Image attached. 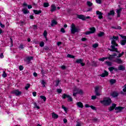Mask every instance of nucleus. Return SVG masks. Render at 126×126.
I'll list each match as a JSON object with an SVG mask.
<instances>
[{
  "label": "nucleus",
  "mask_w": 126,
  "mask_h": 126,
  "mask_svg": "<svg viewBox=\"0 0 126 126\" xmlns=\"http://www.w3.org/2000/svg\"><path fill=\"white\" fill-rule=\"evenodd\" d=\"M33 58L32 56H29L26 58V62L28 64L30 63V62L33 60Z\"/></svg>",
  "instance_id": "obj_7"
},
{
  "label": "nucleus",
  "mask_w": 126,
  "mask_h": 126,
  "mask_svg": "<svg viewBox=\"0 0 126 126\" xmlns=\"http://www.w3.org/2000/svg\"><path fill=\"white\" fill-rule=\"evenodd\" d=\"M56 9H57V7L56 6V5L52 4L51 5V9L50 11H51V12H54V11H55Z\"/></svg>",
  "instance_id": "obj_15"
},
{
  "label": "nucleus",
  "mask_w": 126,
  "mask_h": 126,
  "mask_svg": "<svg viewBox=\"0 0 126 126\" xmlns=\"http://www.w3.org/2000/svg\"><path fill=\"white\" fill-rule=\"evenodd\" d=\"M77 107H78L79 108H81V109H82V108H83V104L82 103V102H78L76 103Z\"/></svg>",
  "instance_id": "obj_19"
},
{
  "label": "nucleus",
  "mask_w": 126,
  "mask_h": 126,
  "mask_svg": "<svg viewBox=\"0 0 126 126\" xmlns=\"http://www.w3.org/2000/svg\"><path fill=\"white\" fill-rule=\"evenodd\" d=\"M41 84H42V87H46V82H45V80H42V81H41Z\"/></svg>",
  "instance_id": "obj_30"
},
{
  "label": "nucleus",
  "mask_w": 126,
  "mask_h": 126,
  "mask_svg": "<svg viewBox=\"0 0 126 126\" xmlns=\"http://www.w3.org/2000/svg\"><path fill=\"white\" fill-rule=\"evenodd\" d=\"M77 18L82 20H86V17L83 15H77Z\"/></svg>",
  "instance_id": "obj_11"
},
{
  "label": "nucleus",
  "mask_w": 126,
  "mask_h": 126,
  "mask_svg": "<svg viewBox=\"0 0 126 126\" xmlns=\"http://www.w3.org/2000/svg\"><path fill=\"white\" fill-rule=\"evenodd\" d=\"M81 125H82V123L77 122L76 126H81Z\"/></svg>",
  "instance_id": "obj_54"
},
{
  "label": "nucleus",
  "mask_w": 126,
  "mask_h": 126,
  "mask_svg": "<svg viewBox=\"0 0 126 126\" xmlns=\"http://www.w3.org/2000/svg\"><path fill=\"white\" fill-rule=\"evenodd\" d=\"M57 24H58V22H57V21H56V20H52L51 21V26L52 27H53V26H55V25H57Z\"/></svg>",
  "instance_id": "obj_14"
},
{
  "label": "nucleus",
  "mask_w": 126,
  "mask_h": 126,
  "mask_svg": "<svg viewBox=\"0 0 126 126\" xmlns=\"http://www.w3.org/2000/svg\"><path fill=\"white\" fill-rule=\"evenodd\" d=\"M114 108L112 107V106H110V107H109L108 110L110 112H111V111H113V110H114Z\"/></svg>",
  "instance_id": "obj_57"
},
{
  "label": "nucleus",
  "mask_w": 126,
  "mask_h": 126,
  "mask_svg": "<svg viewBox=\"0 0 126 126\" xmlns=\"http://www.w3.org/2000/svg\"><path fill=\"white\" fill-rule=\"evenodd\" d=\"M52 118H53V119L57 120V119H58L59 118V115H58V114H57L55 113H52Z\"/></svg>",
  "instance_id": "obj_20"
},
{
  "label": "nucleus",
  "mask_w": 126,
  "mask_h": 126,
  "mask_svg": "<svg viewBox=\"0 0 126 126\" xmlns=\"http://www.w3.org/2000/svg\"><path fill=\"white\" fill-rule=\"evenodd\" d=\"M57 91L58 93L61 94V93H62L63 90L62 89H58L57 90Z\"/></svg>",
  "instance_id": "obj_52"
},
{
  "label": "nucleus",
  "mask_w": 126,
  "mask_h": 126,
  "mask_svg": "<svg viewBox=\"0 0 126 126\" xmlns=\"http://www.w3.org/2000/svg\"><path fill=\"white\" fill-rule=\"evenodd\" d=\"M105 64H107V65H108V66H111V65H112V63L110 62L106 61L105 62Z\"/></svg>",
  "instance_id": "obj_38"
},
{
  "label": "nucleus",
  "mask_w": 126,
  "mask_h": 126,
  "mask_svg": "<svg viewBox=\"0 0 126 126\" xmlns=\"http://www.w3.org/2000/svg\"><path fill=\"white\" fill-rule=\"evenodd\" d=\"M115 63H123V61L121 59H117L115 61Z\"/></svg>",
  "instance_id": "obj_21"
},
{
  "label": "nucleus",
  "mask_w": 126,
  "mask_h": 126,
  "mask_svg": "<svg viewBox=\"0 0 126 126\" xmlns=\"http://www.w3.org/2000/svg\"><path fill=\"white\" fill-rule=\"evenodd\" d=\"M45 45V43H44V42L42 41L39 44V46L40 47H44V46Z\"/></svg>",
  "instance_id": "obj_49"
},
{
  "label": "nucleus",
  "mask_w": 126,
  "mask_h": 126,
  "mask_svg": "<svg viewBox=\"0 0 126 126\" xmlns=\"http://www.w3.org/2000/svg\"><path fill=\"white\" fill-rule=\"evenodd\" d=\"M43 51H48V46L44 47L43 48Z\"/></svg>",
  "instance_id": "obj_64"
},
{
  "label": "nucleus",
  "mask_w": 126,
  "mask_h": 126,
  "mask_svg": "<svg viewBox=\"0 0 126 126\" xmlns=\"http://www.w3.org/2000/svg\"><path fill=\"white\" fill-rule=\"evenodd\" d=\"M67 98L68 99V101H69V102H72V97H71L70 95H68Z\"/></svg>",
  "instance_id": "obj_36"
},
{
  "label": "nucleus",
  "mask_w": 126,
  "mask_h": 126,
  "mask_svg": "<svg viewBox=\"0 0 126 126\" xmlns=\"http://www.w3.org/2000/svg\"><path fill=\"white\" fill-rule=\"evenodd\" d=\"M123 10V8H120L119 9H117L116 11V13H117V17H121V12H122Z\"/></svg>",
  "instance_id": "obj_10"
},
{
  "label": "nucleus",
  "mask_w": 126,
  "mask_h": 126,
  "mask_svg": "<svg viewBox=\"0 0 126 126\" xmlns=\"http://www.w3.org/2000/svg\"><path fill=\"white\" fill-rule=\"evenodd\" d=\"M98 45L97 43H94V44L93 45V47L96 48L98 47Z\"/></svg>",
  "instance_id": "obj_51"
},
{
  "label": "nucleus",
  "mask_w": 126,
  "mask_h": 126,
  "mask_svg": "<svg viewBox=\"0 0 126 126\" xmlns=\"http://www.w3.org/2000/svg\"><path fill=\"white\" fill-rule=\"evenodd\" d=\"M44 7H48V2H44L43 3Z\"/></svg>",
  "instance_id": "obj_55"
},
{
  "label": "nucleus",
  "mask_w": 126,
  "mask_h": 126,
  "mask_svg": "<svg viewBox=\"0 0 126 126\" xmlns=\"http://www.w3.org/2000/svg\"><path fill=\"white\" fill-rule=\"evenodd\" d=\"M76 63H81L82 66H84L85 65V63H83V60L82 59H77L76 61Z\"/></svg>",
  "instance_id": "obj_8"
},
{
  "label": "nucleus",
  "mask_w": 126,
  "mask_h": 126,
  "mask_svg": "<svg viewBox=\"0 0 126 126\" xmlns=\"http://www.w3.org/2000/svg\"><path fill=\"white\" fill-rule=\"evenodd\" d=\"M114 57H117V54L114 53L113 55H110V58H114Z\"/></svg>",
  "instance_id": "obj_56"
},
{
  "label": "nucleus",
  "mask_w": 126,
  "mask_h": 126,
  "mask_svg": "<svg viewBox=\"0 0 126 126\" xmlns=\"http://www.w3.org/2000/svg\"><path fill=\"white\" fill-rule=\"evenodd\" d=\"M73 92H77V93H78V94H80V95H82V94H83V91H82V90H81V89H79L77 88H75L73 90Z\"/></svg>",
  "instance_id": "obj_6"
},
{
  "label": "nucleus",
  "mask_w": 126,
  "mask_h": 126,
  "mask_svg": "<svg viewBox=\"0 0 126 126\" xmlns=\"http://www.w3.org/2000/svg\"><path fill=\"white\" fill-rule=\"evenodd\" d=\"M108 58L107 57H103L102 58H100L99 59V61H100V62H104V61H105V60H107Z\"/></svg>",
  "instance_id": "obj_39"
},
{
  "label": "nucleus",
  "mask_w": 126,
  "mask_h": 126,
  "mask_svg": "<svg viewBox=\"0 0 126 126\" xmlns=\"http://www.w3.org/2000/svg\"><path fill=\"white\" fill-rule=\"evenodd\" d=\"M30 84L28 83L26 85V86L25 87V89H26V90H28V89H29V88H30Z\"/></svg>",
  "instance_id": "obj_29"
},
{
  "label": "nucleus",
  "mask_w": 126,
  "mask_h": 126,
  "mask_svg": "<svg viewBox=\"0 0 126 126\" xmlns=\"http://www.w3.org/2000/svg\"><path fill=\"white\" fill-rule=\"evenodd\" d=\"M34 108H36L37 110H39L40 109V107L37 105V103L34 102L33 103Z\"/></svg>",
  "instance_id": "obj_34"
},
{
  "label": "nucleus",
  "mask_w": 126,
  "mask_h": 126,
  "mask_svg": "<svg viewBox=\"0 0 126 126\" xmlns=\"http://www.w3.org/2000/svg\"><path fill=\"white\" fill-rule=\"evenodd\" d=\"M111 39L112 45L110 46V48H111V49L108 48V50H109V51H110V52H116V53L120 54V51H118V48H116V47H118V44H117V42L116 41L119 39V36H113Z\"/></svg>",
  "instance_id": "obj_1"
},
{
  "label": "nucleus",
  "mask_w": 126,
  "mask_h": 126,
  "mask_svg": "<svg viewBox=\"0 0 126 126\" xmlns=\"http://www.w3.org/2000/svg\"><path fill=\"white\" fill-rule=\"evenodd\" d=\"M118 69H119V70H125L126 67L125 66H124L123 65H120L118 67Z\"/></svg>",
  "instance_id": "obj_22"
},
{
  "label": "nucleus",
  "mask_w": 126,
  "mask_h": 126,
  "mask_svg": "<svg viewBox=\"0 0 126 126\" xmlns=\"http://www.w3.org/2000/svg\"><path fill=\"white\" fill-rule=\"evenodd\" d=\"M2 77L5 78L7 76V74L6 73H5V71H3V74L2 75Z\"/></svg>",
  "instance_id": "obj_41"
},
{
  "label": "nucleus",
  "mask_w": 126,
  "mask_h": 126,
  "mask_svg": "<svg viewBox=\"0 0 126 126\" xmlns=\"http://www.w3.org/2000/svg\"><path fill=\"white\" fill-rule=\"evenodd\" d=\"M10 42L11 43V47L13 46V40H12V38L11 37H10Z\"/></svg>",
  "instance_id": "obj_44"
},
{
  "label": "nucleus",
  "mask_w": 126,
  "mask_h": 126,
  "mask_svg": "<svg viewBox=\"0 0 126 126\" xmlns=\"http://www.w3.org/2000/svg\"><path fill=\"white\" fill-rule=\"evenodd\" d=\"M11 94H14L15 96H20L22 94V92L19 91V90H15L11 92Z\"/></svg>",
  "instance_id": "obj_4"
},
{
  "label": "nucleus",
  "mask_w": 126,
  "mask_h": 126,
  "mask_svg": "<svg viewBox=\"0 0 126 126\" xmlns=\"http://www.w3.org/2000/svg\"><path fill=\"white\" fill-rule=\"evenodd\" d=\"M114 14H115V11H114V10H111V11H110V12L108 13L107 16H108V18L111 20V19H112V18H110V17H109L110 16V15H114Z\"/></svg>",
  "instance_id": "obj_12"
},
{
  "label": "nucleus",
  "mask_w": 126,
  "mask_h": 126,
  "mask_svg": "<svg viewBox=\"0 0 126 126\" xmlns=\"http://www.w3.org/2000/svg\"><path fill=\"white\" fill-rule=\"evenodd\" d=\"M99 91V87H96L95 88L94 92H97Z\"/></svg>",
  "instance_id": "obj_61"
},
{
  "label": "nucleus",
  "mask_w": 126,
  "mask_h": 126,
  "mask_svg": "<svg viewBox=\"0 0 126 126\" xmlns=\"http://www.w3.org/2000/svg\"><path fill=\"white\" fill-rule=\"evenodd\" d=\"M19 49L20 50H24V45L21 44H20L19 46Z\"/></svg>",
  "instance_id": "obj_31"
},
{
  "label": "nucleus",
  "mask_w": 126,
  "mask_h": 126,
  "mask_svg": "<svg viewBox=\"0 0 126 126\" xmlns=\"http://www.w3.org/2000/svg\"><path fill=\"white\" fill-rule=\"evenodd\" d=\"M19 70H20L21 71L23 70V69H24V67H23V65H21L19 66Z\"/></svg>",
  "instance_id": "obj_45"
},
{
  "label": "nucleus",
  "mask_w": 126,
  "mask_h": 126,
  "mask_svg": "<svg viewBox=\"0 0 126 126\" xmlns=\"http://www.w3.org/2000/svg\"><path fill=\"white\" fill-rule=\"evenodd\" d=\"M109 71H110V72H112L113 71V70H114V69H115V67H110L108 68Z\"/></svg>",
  "instance_id": "obj_47"
},
{
  "label": "nucleus",
  "mask_w": 126,
  "mask_h": 126,
  "mask_svg": "<svg viewBox=\"0 0 126 126\" xmlns=\"http://www.w3.org/2000/svg\"><path fill=\"white\" fill-rule=\"evenodd\" d=\"M22 11L23 12L24 14H27L30 12L29 10H28V9L25 8H23L22 10Z\"/></svg>",
  "instance_id": "obj_17"
},
{
  "label": "nucleus",
  "mask_w": 126,
  "mask_h": 126,
  "mask_svg": "<svg viewBox=\"0 0 126 126\" xmlns=\"http://www.w3.org/2000/svg\"><path fill=\"white\" fill-rule=\"evenodd\" d=\"M97 96H96V95H93L92 96V100H95V99H96Z\"/></svg>",
  "instance_id": "obj_58"
},
{
  "label": "nucleus",
  "mask_w": 126,
  "mask_h": 126,
  "mask_svg": "<svg viewBox=\"0 0 126 126\" xmlns=\"http://www.w3.org/2000/svg\"><path fill=\"white\" fill-rule=\"evenodd\" d=\"M126 42L125 41V40H122L121 41V44L122 46H125V45H126Z\"/></svg>",
  "instance_id": "obj_43"
},
{
  "label": "nucleus",
  "mask_w": 126,
  "mask_h": 126,
  "mask_svg": "<svg viewBox=\"0 0 126 126\" xmlns=\"http://www.w3.org/2000/svg\"><path fill=\"white\" fill-rule=\"evenodd\" d=\"M116 111H118L117 112V113H118V112H122V110H124V107L119 106L115 108Z\"/></svg>",
  "instance_id": "obj_16"
},
{
  "label": "nucleus",
  "mask_w": 126,
  "mask_h": 126,
  "mask_svg": "<svg viewBox=\"0 0 126 126\" xmlns=\"http://www.w3.org/2000/svg\"><path fill=\"white\" fill-rule=\"evenodd\" d=\"M96 13L97 15H98L99 19H102L103 18V13H102L99 11H96Z\"/></svg>",
  "instance_id": "obj_9"
},
{
  "label": "nucleus",
  "mask_w": 126,
  "mask_h": 126,
  "mask_svg": "<svg viewBox=\"0 0 126 126\" xmlns=\"http://www.w3.org/2000/svg\"><path fill=\"white\" fill-rule=\"evenodd\" d=\"M110 82L111 84H115V83L117 82V81L116 80V79H111L110 80Z\"/></svg>",
  "instance_id": "obj_26"
},
{
  "label": "nucleus",
  "mask_w": 126,
  "mask_h": 126,
  "mask_svg": "<svg viewBox=\"0 0 126 126\" xmlns=\"http://www.w3.org/2000/svg\"><path fill=\"white\" fill-rule=\"evenodd\" d=\"M79 28H77L75 26V25L74 23H72L71 25V34H75V33H77L78 32H79Z\"/></svg>",
  "instance_id": "obj_3"
},
{
  "label": "nucleus",
  "mask_w": 126,
  "mask_h": 126,
  "mask_svg": "<svg viewBox=\"0 0 126 126\" xmlns=\"http://www.w3.org/2000/svg\"><path fill=\"white\" fill-rule=\"evenodd\" d=\"M90 31H88L86 32H85V35H90V34H93V33L95 32V31H96V29H95V28L93 27L90 29Z\"/></svg>",
  "instance_id": "obj_5"
},
{
  "label": "nucleus",
  "mask_w": 126,
  "mask_h": 126,
  "mask_svg": "<svg viewBox=\"0 0 126 126\" xmlns=\"http://www.w3.org/2000/svg\"><path fill=\"white\" fill-rule=\"evenodd\" d=\"M32 95H33V97H36V96H37V92H33L32 93Z\"/></svg>",
  "instance_id": "obj_60"
},
{
  "label": "nucleus",
  "mask_w": 126,
  "mask_h": 126,
  "mask_svg": "<svg viewBox=\"0 0 126 126\" xmlns=\"http://www.w3.org/2000/svg\"><path fill=\"white\" fill-rule=\"evenodd\" d=\"M121 94H122V95H126V89L124 88L123 90V91L121 92Z\"/></svg>",
  "instance_id": "obj_27"
},
{
  "label": "nucleus",
  "mask_w": 126,
  "mask_h": 126,
  "mask_svg": "<svg viewBox=\"0 0 126 126\" xmlns=\"http://www.w3.org/2000/svg\"><path fill=\"white\" fill-rule=\"evenodd\" d=\"M32 26H33V27L34 30H37V25H33Z\"/></svg>",
  "instance_id": "obj_62"
},
{
  "label": "nucleus",
  "mask_w": 126,
  "mask_h": 126,
  "mask_svg": "<svg viewBox=\"0 0 126 126\" xmlns=\"http://www.w3.org/2000/svg\"><path fill=\"white\" fill-rule=\"evenodd\" d=\"M40 98L41 100H43V102H46V101L47 100V97H46V96L44 95H40Z\"/></svg>",
  "instance_id": "obj_24"
},
{
  "label": "nucleus",
  "mask_w": 126,
  "mask_h": 126,
  "mask_svg": "<svg viewBox=\"0 0 126 126\" xmlns=\"http://www.w3.org/2000/svg\"><path fill=\"white\" fill-rule=\"evenodd\" d=\"M125 54V52H122V53H120L119 55L117 56V58H122L123 55Z\"/></svg>",
  "instance_id": "obj_42"
},
{
  "label": "nucleus",
  "mask_w": 126,
  "mask_h": 126,
  "mask_svg": "<svg viewBox=\"0 0 126 126\" xmlns=\"http://www.w3.org/2000/svg\"><path fill=\"white\" fill-rule=\"evenodd\" d=\"M33 13L34 14H40V13H42V11L41 10H33Z\"/></svg>",
  "instance_id": "obj_23"
},
{
  "label": "nucleus",
  "mask_w": 126,
  "mask_h": 126,
  "mask_svg": "<svg viewBox=\"0 0 126 126\" xmlns=\"http://www.w3.org/2000/svg\"><path fill=\"white\" fill-rule=\"evenodd\" d=\"M100 103L103 104V105H104V106H109L111 105L112 100H111V98L109 97H105L103 98V100L100 101Z\"/></svg>",
  "instance_id": "obj_2"
},
{
  "label": "nucleus",
  "mask_w": 126,
  "mask_h": 126,
  "mask_svg": "<svg viewBox=\"0 0 126 126\" xmlns=\"http://www.w3.org/2000/svg\"><path fill=\"white\" fill-rule=\"evenodd\" d=\"M47 34H48V32H47V31L45 30L43 32V36L44 38L46 39V40L48 41V38H47Z\"/></svg>",
  "instance_id": "obj_25"
},
{
  "label": "nucleus",
  "mask_w": 126,
  "mask_h": 126,
  "mask_svg": "<svg viewBox=\"0 0 126 126\" xmlns=\"http://www.w3.org/2000/svg\"><path fill=\"white\" fill-rule=\"evenodd\" d=\"M111 96L113 97H118V96H119V93L116 92H114L113 93L111 94Z\"/></svg>",
  "instance_id": "obj_18"
},
{
  "label": "nucleus",
  "mask_w": 126,
  "mask_h": 126,
  "mask_svg": "<svg viewBox=\"0 0 126 126\" xmlns=\"http://www.w3.org/2000/svg\"><path fill=\"white\" fill-rule=\"evenodd\" d=\"M90 108L92 109V110H94V111H96L97 109H96V107L95 106H94L93 105L90 106Z\"/></svg>",
  "instance_id": "obj_50"
},
{
  "label": "nucleus",
  "mask_w": 126,
  "mask_h": 126,
  "mask_svg": "<svg viewBox=\"0 0 126 126\" xmlns=\"http://www.w3.org/2000/svg\"><path fill=\"white\" fill-rule=\"evenodd\" d=\"M108 75H109V73H108V72L106 70H104V72L101 74L100 75V76L101 77H106V76H108Z\"/></svg>",
  "instance_id": "obj_13"
},
{
  "label": "nucleus",
  "mask_w": 126,
  "mask_h": 126,
  "mask_svg": "<svg viewBox=\"0 0 126 126\" xmlns=\"http://www.w3.org/2000/svg\"><path fill=\"white\" fill-rule=\"evenodd\" d=\"M60 81L59 80H57L55 82V86H58L59 84H60Z\"/></svg>",
  "instance_id": "obj_46"
},
{
  "label": "nucleus",
  "mask_w": 126,
  "mask_h": 126,
  "mask_svg": "<svg viewBox=\"0 0 126 126\" xmlns=\"http://www.w3.org/2000/svg\"><path fill=\"white\" fill-rule=\"evenodd\" d=\"M87 4L88 6H90V7L92 6V5H93V3L89 1L87 2Z\"/></svg>",
  "instance_id": "obj_35"
},
{
  "label": "nucleus",
  "mask_w": 126,
  "mask_h": 126,
  "mask_svg": "<svg viewBox=\"0 0 126 126\" xmlns=\"http://www.w3.org/2000/svg\"><path fill=\"white\" fill-rule=\"evenodd\" d=\"M61 32L62 33H65V31L64 30V29L62 28L61 30Z\"/></svg>",
  "instance_id": "obj_63"
},
{
  "label": "nucleus",
  "mask_w": 126,
  "mask_h": 126,
  "mask_svg": "<svg viewBox=\"0 0 126 126\" xmlns=\"http://www.w3.org/2000/svg\"><path fill=\"white\" fill-rule=\"evenodd\" d=\"M0 26L1 28H4L5 26L4 25L2 24L0 22Z\"/></svg>",
  "instance_id": "obj_59"
},
{
  "label": "nucleus",
  "mask_w": 126,
  "mask_h": 126,
  "mask_svg": "<svg viewBox=\"0 0 126 126\" xmlns=\"http://www.w3.org/2000/svg\"><path fill=\"white\" fill-rule=\"evenodd\" d=\"M96 3H98L99 4H101L102 3V1L101 0H95Z\"/></svg>",
  "instance_id": "obj_53"
},
{
  "label": "nucleus",
  "mask_w": 126,
  "mask_h": 126,
  "mask_svg": "<svg viewBox=\"0 0 126 126\" xmlns=\"http://www.w3.org/2000/svg\"><path fill=\"white\" fill-rule=\"evenodd\" d=\"M104 35H105V32H100L98 34V37H103V36H104Z\"/></svg>",
  "instance_id": "obj_28"
},
{
  "label": "nucleus",
  "mask_w": 126,
  "mask_h": 126,
  "mask_svg": "<svg viewBox=\"0 0 126 126\" xmlns=\"http://www.w3.org/2000/svg\"><path fill=\"white\" fill-rule=\"evenodd\" d=\"M62 109L64 110L65 113H67V108L64 106V105H62Z\"/></svg>",
  "instance_id": "obj_37"
},
{
  "label": "nucleus",
  "mask_w": 126,
  "mask_h": 126,
  "mask_svg": "<svg viewBox=\"0 0 126 126\" xmlns=\"http://www.w3.org/2000/svg\"><path fill=\"white\" fill-rule=\"evenodd\" d=\"M67 58H69L70 59H74L75 57L73 55H70V54H68L67 55Z\"/></svg>",
  "instance_id": "obj_33"
},
{
  "label": "nucleus",
  "mask_w": 126,
  "mask_h": 126,
  "mask_svg": "<svg viewBox=\"0 0 126 126\" xmlns=\"http://www.w3.org/2000/svg\"><path fill=\"white\" fill-rule=\"evenodd\" d=\"M68 95L65 94H63L62 95V98L63 99H65V98H67Z\"/></svg>",
  "instance_id": "obj_40"
},
{
  "label": "nucleus",
  "mask_w": 126,
  "mask_h": 126,
  "mask_svg": "<svg viewBox=\"0 0 126 126\" xmlns=\"http://www.w3.org/2000/svg\"><path fill=\"white\" fill-rule=\"evenodd\" d=\"M111 28H112V29H118L119 30H120V29H122V27H121L120 26L111 27Z\"/></svg>",
  "instance_id": "obj_32"
},
{
  "label": "nucleus",
  "mask_w": 126,
  "mask_h": 126,
  "mask_svg": "<svg viewBox=\"0 0 126 126\" xmlns=\"http://www.w3.org/2000/svg\"><path fill=\"white\" fill-rule=\"evenodd\" d=\"M120 36L122 38V39H124L123 40L126 42V36H122V35H120Z\"/></svg>",
  "instance_id": "obj_48"
}]
</instances>
